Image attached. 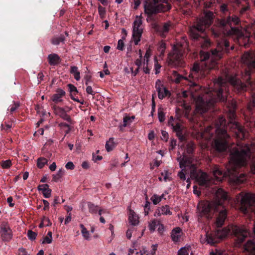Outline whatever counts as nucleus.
Listing matches in <instances>:
<instances>
[{"label":"nucleus","mask_w":255,"mask_h":255,"mask_svg":"<svg viewBox=\"0 0 255 255\" xmlns=\"http://www.w3.org/2000/svg\"><path fill=\"white\" fill-rule=\"evenodd\" d=\"M229 82L236 87L238 91L246 90V86L238 80L236 76L226 75L225 78L219 77L214 81L216 89H208L203 97L198 96L195 99L196 113L202 114L211 108L217 101L224 102L227 99L226 93L228 92L227 83Z\"/></svg>","instance_id":"f257e3e1"},{"label":"nucleus","mask_w":255,"mask_h":255,"mask_svg":"<svg viewBox=\"0 0 255 255\" xmlns=\"http://www.w3.org/2000/svg\"><path fill=\"white\" fill-rule=\"evenodd\" d=\"M250 157L249 146L246 144H238L231 153L230 160L227 166L226 172L223 173L218 166H214L213 171L215 177V179H213L214 184H216V181H222L226 176H229L231 182L234 184H239L244 182L246 180L245 175L242 173L239 175L237 170L240 167L246 165Z\"/></svg>","instance_id":"f03ea898"},{"label":"nucleus","mask_w":255,"mask_h":255,"mask_svg":"<svg viewBox=\"0 0 255 255\" xmlns=\"http://www.w3.org/2000/svg\"><path fill=\"white\" fill-rule=\"evenodd\" d=\"M229 46V42L224 39L219 42L217 46V49L212 51L210 54L208 52L201 51L200 56L202 61H209L202 63L201 65L198 63H195L191 69V73L188 77H184L177 73L176 71H173L172 74L173 81L176 83H180L183 79L189 81V85L190 87L196 86L195 80L202 78L208 74L207 70H211L215 68L217 64V61L222 57V51Z\"/></svg>","instance_id":"7ed1b4c3"},{"label":"nucleus","mask_w":255,"mask_h":255,"mask_svg":"<svg viewBox=\"0 0 255 255\" xmlns=\"http://www.w3.org/2000/svg\"><path fill=\"white\" fill-rule=\"evenodd\" d=\"M213 15L212 12H206L204 16L198 21L196 25L192 26L190 29L191 37L194 39L201 40L202 48H206L210 45V42L207 38L205 30L212 24Z\"/></svg>","instance_id":"20e7f679"},{"label":"nucleus","mask_w":255,"mask_h":255,"mask_svg":"<svg viewBox=\"0 0 255 255\" xmlns=\"http://www.w3.org/2000/svg\"><path fill=\"white\" fill-rule=\"evenodd\" d=\"M230 233L236 236V246H240L249 235V232L247 229L233 225L225 228L222 230H217L215 234L217 238L220 240L227 237Z\"/></svg>","instance_id":"39448f33"},{"label":"nucleus","mask_w":255,"mask_h":255,"mask_svg":"<svg viewBox=\"0 0 255 255\" xmlns=\"http://www.w3.org/2000/svg\"><path fill=\"white\" fill-rule=\"evenodd\" d=\"M226 123L225 119L221 117L219 119L216 124L218 127L216 130V137L214 140V144L216 149L220 151H224L227 148L228 139L230 138L226 130L221 128L225 126Z\"/></svg>","instance_id":"423d86ee"},{"label":"nucleus","mask_w":255,"mask_h":255,"mask_svg":"<svg viewBox=\"0 0 255 255\" xmlns=\"http://www.w3.org/2000/svg\"><path fill=\"white\" fill-rule=\"evenodd\" d=\"M144 13L148 16L161 12H165L171 8L170 4L165 0H145Z\"/></svg>","instance_id":"0eeeda50"},{"label":"nucleus","mask_w":255,"mask_h":255,"mask_svg":"<svg viewBox=\"0 0 255 255\" xmlns=\"http://www.w3.org/2000/svg\"><path fill=\"white\" fill-rule=\"evenodd\" d=\"M198 214L199 216L205 217L208 219L212 218L215 212L219 210L217 205L214 202L201 201L197 206Z\"/></svg>","instance_id":"6e6552de"},{"label":"nucleus","mask_w":255,"mask_h":255,"mask_svg":"<svg viewBox=\"0 0 255 255\" xmlns=\"http://www.w3.org/2000/svg\"><path fill=\"white\" fill-rule=\"evenodd\" d=\"M183 50L179 44L174 45L172 51L168 56L167 62L168 65L172 67L181 66L182 65V57Z\"/></svg>","instance_id":"1a4fd4ad"},{"label":"nucleus","mask_w":255,"mask_h":255,"mask_svg":"<svg viewBox=\"0 0 255 255\" xmlns=\"http://www.w3.org/2000/svg\"><path fill=\"white\" fill-rule=\"evenodd\" d=\"M236 200L238 202L240 203L241 211L246 213L248 208L255 202V194L242 192L237 196Z\"/></svg>","instance_id":"9d476101"},{"label":"nucleus","mask_w":255,"mask_h":255,"mask_svg":"<svg viewBox=\"0 0 255 255\" xmlns=\"http://www.w3.org/2000/svg\"><path fill=\"white\" fill-rule=\"evenodd\" d=\"M179 162L180 167L182 168L181 171H180L178 175L180 179L182 180L186 179L185 174L187 173L188 169L191 170V172H194L196 169L195 164L193 163V160L190 158H188L186 156H183L182 158L181 156L177 158Z\"/></svg>","instance_id":"9b49d317"},{"label":"nucleus","mask_w":255,"mask_h":255,"mask_svg":"<svg viewBox=\"0 0 255 255\" xmlns=\"http://www.w3.org/2000/svg\"><path fill=\"white\" fill-rule=\"evenodd\" d=\"M141 14L136 16L133 23L132 38L135 45H138L140 41L143 32Z\"/></svg>","instance_id":"f8f14e48"},{"label":"nucleus","mask_w":255,"mask_h":255,"mask_svg":"<svg viewBox=\"0 0 255 255\" xmlns=\"http://www.w3.org/2000/svg\"><path fill=\"white\" fill-rule=\"evenodd\" d=\"M190 176L192 178H195L198 184L202 186L208 187L214 184V181L208 175L201 170L195 173L194 171L190 173Z\"/></svg>","instance_id":"ddd939ff"},{"label":"nucleus","mask_w":255,"mask_h":255,"mask_svg":"<svg viewBox=\"0 0 255 255\" xmlns=\"http://www.w3.org/2000/svg\"><path fill=\"white\" fill-rule=\"evenodd\" d=\"M240 22L239 18L237 16H229L227 20H222L221 21V24L223 26H226L229 24L231 27V30L228 32V34L231 35L236 34L239 30L237 28L232 27V25H237Z\"/></svg>","instance_id":"4468645a"},{"label":"nucleus","mask_w":255,"mask_h":255,"mask_svg":"<svg viewBox=\"0 0 255 255\" xmlns=\"http://www.w3.org/2000/svg\"><path fill=\"white\" fill-rule=\"evenodd\" d=\"M200 124H196V125L193 126V128L194 131L193 133L194 134L195 137L197 139L205 138L206 140H210L212 135L210 133V130L212 128L211 127H208L204 132L201 131V129L199 130L197 129L198 127L200 126Z\"/></svg>","instance_id":"2eb2a0df"},{"label":"nucleus","mask_w":255,"mask_h":255,"mask_svg":"<svg viewBox=\"0 0 255 255\" xmlns=\"http://www.w3.org/2000/svg\"><path fill=\"white\" fill-rule=\"evenodd\" d=\"M228 126L235 133L238 138L243 139L247 136L248 132L246 129L240 126L238 123L231 122L229 124Z\"/></svg>","instance_id":"dca6fc26"},{"label":"nucleus","mask_w":255,"mask_h":255,"mask_svg":"<svg viewBox=\"0 0 255 255\" xmlns=\"http://www.w3.org/2000/svg\"><path fill=\"white\" fill-rule=\"evenodd\" d=\"M0 237L3 241L7 242L12 239V231L7 223L2 222L0 226Z\"/></svg>","instance_id":"f3484780"},{"label":"nucleus","mask_w":255,"mask_h":255,"mask_svg":"<svg viewBox=\"0 0 255 255\" xmlns=\"http://www.w3.org/2000/svg\"><path fill=\"white\" fill-rule=\"evenodd\" d=\"M155 87L157 91L159 99H163L170 95V92L165 88L163 83L159 79L156 81Z\"/></svg>","instance_id":"a211bd4d"},{"label":"nucleus","mask_w":255,"mask_h":255,"mask_svg":"<svg viewBox=\"0 0 255 255\" xmlns=\"http://www.w3.org/2000/svg\"><path fill=\"white\" fill-rule=\"evenodd\" d=\"M243 62L247 64L249 68H255V54L253 52H246L242 57Z\"/></svg>","instance_id":"6ab92c4d"},{"label":"nucleus","mask_w":255,"mask_h":255,"mask_svg":"<svg viewBox=\"0 0 255 255\" xmlns=\"http://www.w3.org/2000/svg\"><path fill=\"white\" fill-rule=\"evenodd\" d=\"M216 201L214 202L220 209L223 205V202L228 198L227 193L222 189H219L216 192Z\"/></svg>","instance_id":"aec40b11"},{"label":"nucleus","mask_w":255,"mask_h":255,"mask_svg":"<svg viewBox=\"0 0 255 255\" xmlns=\"http://www.w3.org/2000/svg\"><path fill=\"white\" fill-rule=\"evenodd\" d=\"M220 241L216 234H212L207 233L205 237H202L201 238V242L204 244L207 243L211 245H213L216 243H218Z\"/></svg>","instance_id":"412c9836"},{"label":"nucleus","mask_w":255,"mask_h":255,"mask_svg":"<svg viewBox=\"0 0 255 255\" xmlns=\"http://www.w3.org/2000/svg\"><path fill=\"white\" fill-rule=\"evenodd\" d=\"M172 212L170 211L169 206L167 205L158 207L154 213V216L156 217H160L162 215H171Z\"/></svg>","instance_id":"4be33fe9"},{"label":"nucleus","mask_w":255,"mask_h":255,"mask_svg":"<svg viewBox=\"0 0 255 255\" xmlns=\"http://www.w3.org/2000/svg\"><path fill=\"white\" fill-rule=\"evenodd\" d=\"M53 109L54 110V113L56 115L59 116L65 121L69 122H71V118L70 116L66 114L65 111L63 108L57 106H54Z\"/></svg>","instance_id":"5701e85b"},{"label":"nucleus","mask_w":255,"mask_h":255,"mask_svg":"<svg viewBox=\"0 0 255 255\" xmlns=\"http://www.w3.org/2000/svg\"><path fill=\"white\" fill-rule=\"evenodd\" d=\"M128 222L132 226H137L139 223V217L135 212L130 208L128 209Z\"/></svg>","instance_id":"b1692460"},{"label":"nucleus","mask_w":255,"mask_h":255,"mask_svg":"<svg viewBox=\"0 0 255 255\" xmlns=\"http://www.w3.org/2000/svg\"><path fill=\"white\" fill-rule=\"evenodd\" d=\"M173 28V25L172 23L170 21H167L163 24L162 26L159 30V32L162 36L164 37Z\"/></svg>","instance_id":"393cba45"},{"label":"nucleus","mask_w":255,"mask_h":255,"mask_svg":"<svg viewBox=\"0 0 255 255\" xmlns=\"http://www.w3.org/2000/svg\"><path fill=\"white\" fill-rule=\"evenodd\" d=\"M183 232L181 229L179 227H176L172 230L171 237L173 242H178L180 241Z\"/></svg>","instance_id":"a878e982"},{"label":"nucleus","mask_w":255,"mask_h":255,"mask_svg":"<svg viewBox=\"0 0 255 255\" xmlns=\"http://www.w3.org/2000/svg\"><path fill=\"white\" fill-rule=\"evenodd\" d=\"M227 217V211L225 209L222 210L219 212L218 217L216 221V225L217 227L222 226Z\"/></svg>","instance_id":"bb28decb"},{"label":"nucleus","mask_w":255,"mask_h":255,"mask_svg":"<svg viewBox=\"0 0 255 255\" xmlns=\"http://www.w3.org/2000/svg\"><path fill=\"white\" fill-rule=\"evenodd\" d=\"M38 190L41 191L45 198H48L51 196V190L49 189V185L47 184L39 185L37 187Z\"/></svg>","instance_id":"cd10ccee"},{"label":"nucleus","mask_w":255,"mask_h":255,"mask_svg":"<svg viewBox=\"0 0 255 255\" xmlns=\"http://www.w3.org/2000/svg\"><path fill=\"white\" fill-rule=\"evenodd\" d=\"M245 251L250 253L249 255H255V243L248 241L244 246Z\"/></svg>","instance_id":"c85d7f7f"},{"label":"nucleus","mask_w":255,"mask_h":255,"mask_svg":"<svg viewBox=\"0 0 255 255\" xmlns=\"http://www.w3.org/2000/svg\"><path fill=\"white\" fill-rule=\"evenodd\" d=\"M49 64L51 65H56L60 63L61 59L60 57L55 53L50 54L47 57Z\"/></svg>","instance_id":"c756f323"},{"label":"nucleus","mask_w":255,"mask_h":255,"mask_svg":"<svg viewBox=\"0 0 255 255\" xmlns=\"http://www.w3.org/2000/svg\"><path fill=\"white\" fill-rule=\"evenodd\" d=\"M65 95V92L61 89H58L56 91V93L52 97V100L56 103L61 102L62 97Z\"/></svg>","instance_id":"7c9ffc66"},{"label":"nucleus","mask_w":255,"mask_h":255,"mask_svg":"<svg viewBox=\"0 0 255 255\" xmlns=\"http://www.w3.org/2000/svg\"><path fill=\"white\" fill-rule=\"evenodd\" d=\"M156 248L155 246L152 248H143L139 253L140 255H155Z\"/></svg>","instance_id":"2f4dec72"},{"label":"nucleus","mask_w":255,"mask_h":255,"mask_svg":"<svg viewBox=\"0 0 255 255\" xmlns=\"http://www.w3.org/2000/svg\"><path fill=\"white\" fill-rule=\"evenodd\" d=\"M116 144L114 141V138L113 137H111L107 141L105 145V147L106 150L108 152H110L113 150L114 148L116 147Z\"/></svg>","instance_id":"473e14b6"},{"label":"nucleus","mask_w":255,"mask_h":255,"mask_svg":"<svg viewBox=\"0 0 255 255\" xmlns=\"http://www.w3.org/2000/svg\"><path fill=\"white\" fill-rule=\"evenodd\" d=\"M65 41V36L63 35H60L58 36L54 37L51 39V43L53 45H58L60 43H64Z\"/></svg>","instance_id":"72a5a7b5"},{"label":"nucleus","mask_w":255,"mask_h":255,"mask_svg":"<svg viewBox=\"0 0 255 255\" xmlns=\"http://www.w3.org/2000/svg\"><path fill=\"white\" fill-rule=\"evenodd\" d=\"M70 73L73 75L76 80L79 81L80 79V72L78 71V68L76 66L71 67Z\"/></svg>","instance_id":"f704fd0d"},{"label":"nucleus","mask_w":255,"mask_h":255,"mask_svg":"<svg viewBox=\"0 0 255 255\" xmlns=\"http://www.w3.org/2000/svg\"><path fill=\"white\" fill-rule=\"evenodd\" d=\"M159 222V221L154 219L149 223L148 228L151 232L155 231V229L157 227Z\"/></svg>","instance_id":"c9c22d12"},{"label":"nucleus","mask_w":255,"mask_h":255,"mask_svg":"<svg viewBox=\"0 0 255 255\" xmlns=\"http://www.w3.org/2000/svg\"><path fill=\"white\" fill-rule=\"evenodd\" d=\"M170 173L166 170H164L161 173V176L159 177L158 179L160 181H167L168 180L170 179Z\"/></svg>","instance_id":"e433bc0d"},{"label":"nucleus","mask_w":255,"mask_h":255,"mask_svg":"<svg viewBox=\"0 0 255 255\" xmlns=\"http://www.w3.org/2000/svg\"><path fill=\"white\" fill-rule=\"evenodd\" d=\"M80 228H81V233L84 238V239L86 240H89L90 238V233L86 228L84 227L83 224H81L80 225Z\"/></svg>","instance_id":"4c0bfd02"},{"label":"nucleus","mask_w":255,"mask_h":255,"mask_svg":"<svg viewBox=\"0 0 255 255\" xmlns=\"http://www.w3.org/2000/svg\"><path fill=\"white\" fill-rule=\"evenodd\" d=\"M48 160L44 157H40L37 160V166L39 168H42L47 163Z\"/></svg>","instance_id":"58836bf2"},{"label":"nucleus","mask_w":255,"mask_h":255,"mask_svg":"<svg viewBox=\"0 0 255 255\" xmlns=\"http://www.w3.org/2000/svg\"><path fill=\"white\" fill-rule=\"evenodd\" d=\"M190 250V247L189 246L181 248L178 251V255H189Z\"/></svg>","instance_id":"ea45409f"},{"label":"nucleus","mask_w":255,"mask_h":255,"mask_svg":"<svg viewBox=\"0 0 255 255\" xmlns=\"http://www.w3.org/2000/svg\"><path fill=\"white\" fill-rule=\"evenodd\" d=\"M52 233L49 232L47 235L43 238L42 244H50L52 241Z\"/></svg>","instance_id":"a19ab883"},{"label":"nucleus","mask_w":255,"mask_h":255,"mask_svg":"<svg viewBox=\"0 0 255 255\" xmlns=\"http://www.w3.org/2000/svg\"><path fill=\"white\" fill-rule=\"evenodd\" d=\"M89 211L91 213L95 214L96 213L98 210V206H96L91 203H88V204Z\"/></svg>","instance_id":"79ce46f5"},{"label":"nucleus","mask_w":255,"mask_h":255,"mask_svg":"<svg viewBox=\"0 0 255 255\" xmlns=\"http://www.w3.org/2000/svg\"><path fill=\"white\" fill-rule=\"evenodd\" d=\"M0 165L3 169H7L10 168L11 165V161L10 160H6L2 161L0 163Z\"/></svg>","instance_id":"37998d69"},{"label":"nucleus","mask_w":255,"mask_h":255,"mask_svg":"<svg viewBox=\"0 0 255 255\" xmlns=\"http://www.w3.org/2000/svg\"><path fill=\"white\" fill-rule=\"evenodd\" d=\"M150 199L154 205H157L161 202L159 196L157 194L153 195Z\"/></svg>","instance_id":"c03bdc74"},{"label":"nucleus","mask_w":255,"mask_h":255,"mask_svg":"<svg viewBox=\"0 0 255 255\" xmlns=\"http://www.w3.org/2000/svg\"><path fill=\"white\" fill-rule=\"evenodd\" d=\"M151 54V52L150 49H148L145 53L144 57V65L146 64L147 65L149 61V58Z\"/></svg>","instance_id":"a18cd8bd"},{"label":"nucleus","mask_w":255,"mask_h":255,"mask_svg":"<svg viewBox=\"0 0 255 255\" xmlns=\"http://www.w3.org/2000/svg\"><path fill=\"white\" fill-rule=\"evenodd\" d=\"M158 117L159 122H163L165 120V115L162 109L158 110Z\"/></svg>","instance_id":"49530a36"},{"label":"nucleus","mask_w":255,"mask_h":255,"mask_svg":"<svg viewBox=\"0 0 255 255\" xmlns=\"http://www.w3.org/2000/svg\"><path fill=\"white\" fill-rule=\"evenodd\" d=\"M37 236V233L31 230L27 232V237L28 239L31 241L34 240Z\"/></svg>","instance_id":"de8ad7c7"},{"label":"nucleus","mask_w":255,"mask_h":255,"mask_svg":"<svg viewBox=\"0 0 255 255\" xmlns=\"http://www.w3.org/2000/svg\"><path fill=\"white\" fill-rule=\"evenodd\" d=\"M98 12L100 17L102 18H104L106 15V9L104 7L99 5L98 6Z\"/></svg>","instance_id":"09e8293b"},{"label":"nucleus","mask_w":255,"mask_h":255,"mask_svg":"<svg viewBox=\"0 0 255 255\" xmlns=\"http://www.w3.org/2000/svg\"><path fill=\"white\" fill-rule=\"evenodd\" d=\"M68 87L70 92V94L76 95L78 93V90L75 86L72 84H69L68 85Z\"/></svg>","instance_id":"8fccbe9b"},{"label":"nucleus","mask_w":255,"mask_h":255,"mask_svg":"<svg viewBox=\"0 0 255 255\" xmlns=\"http://www.w3.org/2000/svg\"><path fill=\"white\" fill-rule=\"evenodd\" d=\"M131 123V120H130L129 116H125L123 119V125L124 127H127L128 125Z\"/></svg>","instance_id":"3c124183"},{"label":"nucleus","mask_w":255,"mask_h":255,"mask_svg":"<svg viewBox=\"0 0 255 255\" xmlns=\"http://www.w3.org/2000/svg\"><path fill=\"white\" fill-rule=\"evenodd\" d=\"M150 203L146 201L145 204L144 206V215L146 216L148 214L149 211L150 210Z\"/></svg>","instance_id":"603ef678"},{"label":"nucleus","mask_w":255,"mask_h":255,"mask_svg":"<svg viewBox=\"0 0 255 255\" xmlns=\"http://www.w3.org/2000/svg\"><path fill=\"white\" fill-rule=\"evenodd\" d=\"M19 106L18 103L14 102L10 106L9 111L11 113L14 112Z\"/></svg>","instance_id":"864d4df0"},{"label":"nucleus","mask_w":255,"mask_h":255,"mask_svg":"<svg viewBox=\"0 0 255 255\" xmlns=\"http://www.w3.org/2000/svg\"><path fill=\"white\" fill-rule=\"evenodd\" d=\"M176 132V135L178 137L179 139L181 141H184L185 140V137L182 134V129L180 130H178L175 131Z\"/></svg>","instance_id":"5fc2aeb1"},{"label":"nucleus","mask_w":255,"mask_h":255,"mask_svg":"<svg viewBox=\"0 0 255 255\" xmlns=\"http://www.w3.org/2000/svg\"><path fill=\"white\" fill-rule=\"evenodd\" d=\"M176 132V135L178 137L179 139L181 141H184L185 140V137L182 134V129L180 130H178L175 131Z\"/></svg>","instance_id":"6e6d98bb"},{"label":"nucleus","mask_w":255,"mask_h":255,"mask_svg":"<svg viewBox=\"0 0 255 255\" xmlns=\"http://www.w3.org/2000/svg\"><path fill=\"white\" fill-rule=\"evenodd\" d=\"M176 132V135L178 137L179 139L181 141H184L185 140V137L182 134V129L180 130H178L175 131Z\"/></svg>","instance_id":"4d7b16f0"},{"label":"nucleus","mask_w":255,"mask_h":255,"mask_svg":"<svg viewBox=\"0 0 255 255\" xmlns=\"http://www.w3.org/2000/svg\"><path fill=\"white\" fill-rule=\"evenodd\" d=\"M154 62H155V74H157L160 72L159 70L161 68V66L159 64H158L156 58H154Z\"/></svg>","instance_id":"13d9d810"},{"label":"nucleus","mask_w":255,"mask_h":255,"mask_svg":"<svg viewBox=\"0 0 255 255\" xmlns=\"http://www.w3.org/2000/svg\"><path fill=\"white\" fill-rule=\"evenodd\" d=\"M194 145L193 143L192 142L189 143L187 145V150L188 153H191L192 152V151L194 150Z\"/></svg>","instance_id":"bf43d9fd"},{"label":"nucleus","mask_w":255,"mask_h":255,"mask_svg":"<svg viewBox=\"0 0 255 255\" xmlns=\"http://www.w3.org/2000/svg\"><path fill=\"white\" fill-rule=\"evenodd\" d=\"M124 47V40L122 39H120L118 42L117 49L120 50H123Z\"/></svg>","instance_id":"052dcab7"},{"label":"nucleus","mask_w":255,"mask_h":255,"mask_svg":"<svg viewBox=\"0 0 255 255\" xmlns=\"http://www.w3.org/2000/svg\"><path fill=\"white\" fill-rule=\"evenodd\" d=\"M128 255H140L136 249H130L128 251Z\"/></svg>","instance_id":"680f3d73"},{"label":"nucleus","mask_w":255,"mask_h":255,"mask_svg":"<svg viewBox=\"0 0 255 255\" xmlns=\"http://www.w3.org/2000/svg\"><path fill=\"white\" fill-rule=\"evenodd\" d=\"M158 229L157 231L158 232L160 235H162L164 231V227L163 224H161L160 222H159V225L157 226Z\"/></svg>","instance_id":"e2e57ef3"},{"label":"nucleus","mask_w":255,"mask_h":255,"mask_svg":"<svg viewBox=\"0 0 255 255\" xmlns=\"http://www.w3.org/2000/svg\"><path fill=\"white\" fill-rule=\"evenodd\" d=\"M166 49V44L164 43H161L158 48V50L161 54H163Z\"/></svg>","instance_id":"0e129e2a"},{"label":"nucleus","mask_w":255,"mask_h":255,"mask_svg":"<svg viewBox=\"0 0 255 255\" xmlns=\"http://www.w3.org/2000/svg\"><path fill=\"white\" fill-rule=\"evenodd\" d=\"M65 167L67 169L73 170L74 169L75 166L72 162L69 161L66 164Z\"/></svg>","instance_id":"69168bd1"},{"label":"nucleus","mask_w":255,"mask_h":255,"mask_svg":"<svg viewBox=\"0 0 255 255\" xmlns=\"http://www.w3.org/2000/svg\"><path fill=\"white\" fill-rule=\"evenodd\" d=\"M172 128H173V130L175 131L182 129L181 125H180V123H176L175 125H174L173 127Z\"/></svg>","instance_id":"338daca9"},{"label":"nucleus","mask_w":255,"mask_h":255,"mask_svg":"<svg viewBox=\"0 0 255 255\" xmlns=\"http://www.w3.org/2000/svg\"><path fill=\"white\" fill-rule=\"evenodd\" d=\"M86 91L88 94H90L92 95H95V93L93 91L92 87L90 86H88L87 87Z\"/></svg>","instance_id":"774afa93"}]
</instances>
